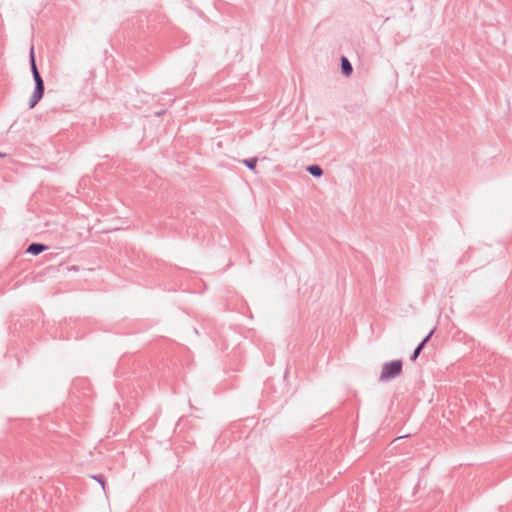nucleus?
I'll use <instances>...</instances> for the list:
<instances>
[{
	"mask_svg": "<svg viewBox=\"0 0 512 512\" xmlns=\"http://www.w3.org/2000/svg\"><path fill=\"white\" fill-rule=\"evenodd\" d=\"M31 69L33 73V78L35 80V89L29 98L30 109L34 108L37 105V103L42 99L44 94V82L36 67L33 53L31 54Z\"/></svg>",
	"mask_w": 512,
	"mask_h": 512,
	"instance_id": "obj_1",
	"label": "nucleus"
},
{
	"mask_svg": "<svg viewBox=\"0 0 512 512\" xmlns=\"http://www.w3.org/2000/svg\"><path fill=\"white\" fill-rule=\"evenodd\" d=\"M401 372H402V361L401 360H394V361L385 363L382 366L380 380L386 381L390 378L400 375Z\"/></svg>",
	"mask_w": 512,
	"mask_h": 512,
	"instance_id": "obj_2",
	"label": "nucleus"
},
{
	"mask_svg": "<svg viewBox=\"0 0 512 512\" xmlns=\"http://www.w3.org/2000/svg\"><path fill=\"white\" fill-rule=\"evenodd\" d=\"M47 249H48V247L46 245L39 244V243H33L28 246L27 253L32 254V255H38V254L46 251Z\"/></svg>",
	"mask_w": 512,
	"mask_h": 512,
	"instance_id": "obj_3",
	"label": "nucleus"
},
{
	"mask_svg": "<svg viewBox=\"0 0 512 512\" xmlns=\"http://www.w3.org/2000/svg\"><path fill=\"white\" fill-rule=\"evenodd\" d=\"M341 66H342V71L346 76H349L352 73V66L347 58L342 57Z\"/></svg>",
	"mask_w": 512,
	"mask_h": 512,
	"instance_id": "obj_4",
	"label": "nucleus"
},
{
	"mask_svg": "<svg viewBox=\"0 0 512 512\" xmlns=\"http://www.w3.org/2000/svg\"><path fill=\"white\" fill-rule=\"evenodd\" d=\"M433 334V331H431L428 336L420 343V345L416 348V350L414 351L411 359L412 360H416L418 355L420 354L421 350L423 349L424 345L427 343V341L429 340V338L431 337V335Z\"/></svg>",
	"mask_w": 512,
	"mask_h": 512,
	"instance_id": "obj_5",
	"label": "nucleus"
},
{
	"mask_svg": "<svg viewBox=\"0 0 512 512\" xmlns=\"http://www.w3.org/2000/svg\"><path fill=\"white\" fill-rule=\"evenodd\" d=\"M308 171L313 175V176H316V177H319L322 175V169L317 166V165H313V166H309L308 167Z\"/></svg>",
	"mask_w": 512,
	"mask_h": 512,
	"instance_id": "obj_6",
	"label": "nucleus"
},
{
	"mask_svg": "<svg viewBox=\"0 0 512 512\" xmlns=\"http://www.w3.org/2000/svg\"><path fill=\"white\" fill-rule=\"evenodd\" d=\"M243 163L251 170H253L255 167H256V164H257V159L256 158H251V159H246L243 161Z\"/></svg>",
	"mask_w": 512,
	"mask_h": 512,
	"instance_id": "obj_7",
	"label": "nucleus"
},
{
	"mask_svg": "<svg viewBox=\"0 0 512 512\" xmlns=\"http://www.w3.org/2000/svg\"><path fill=\"white\" fill-rule=\"evenodd\" d=\"M100 483H101L102 488L104 489L105 488V482L104 481H100Z\"/></svg>",
	"mask_w": 512,
	"mask_h": 512,
	"instance_id": "obj_8",
	"label": "nucleus"
},
{
	"mask_svg": "<svg viewBox=\"0 0 512 512\" xmlns=\"http://www.w3.org/2000/svg\"><path fill=\"white\" fill-rule=\"evenodd\" d=\"M3 157H5V154L0 153V158H3Z\"/></svg>",
	"mask_w": 512,
	"mask_h": 512,
	"instance_id": "obj_9",
	"label": "nucleus"
}]
</instances>
